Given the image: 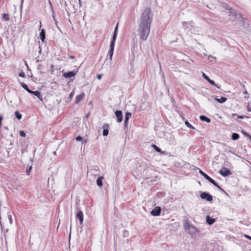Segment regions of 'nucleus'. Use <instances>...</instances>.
Instances as JSON below:
<instances>
[{
    "label": "nucleus",
    "mask_w": 251,
    "mask_h": 251,
    "mask_svg": "<svg viewBox=\"0 0 251 251\" xmlns=\"http://www.w3.org/2000/svg\"><path fill=\"white\" fill-rule=\"evenodd\" d=\"M153 19V14L150 7L145 8L140 15L139 27L137 29L140 39L146 41L150 33L151 23Z\"/></svg>",
    "instance_id": "f257e3e1"
},
{
    "label": "nucleus",
    "mask_w": 251,
    "mask_h": 251,
    "mask_svg": "<svg viewBox=\"0 0 251 251\" xmlns=\"http://www.w3.org/2000/svg\"><path fill=\"white\" fill-rule=\"evenodd\" d=\"M228 10L229 13V16H232V18H230V19H231L232 21H233L237 19H239L242 18V15L240 13L237 11H235L232 8L230 7L228 9Z\"/></svg>",
    "instance_id": "f03ea898"
},
{
    "label": "nucleus",
    "mask_w": 251,
    "mask_h": 251,
    "mask_svg": "<svg viewBox=\"0 0 251 251\" xmlns=\"http://www.w3.org/2000/svg\"><path fill=\"white\" fill-rule=\"evenodd\" d=\"M200 197L201 199L205 200L207 201H212L213 200L212 196L205 192H202L201 194Z\"/></svg>",
    "instance_id": "7ed1b4c3"
},
{
    "label": "nucleus",
    "mask_w": 251,
    "mask_h": 251,
    "mask_svg": "<svg viewBox=\"0 0 251 251\" xmlns=\"http://www.w3.org/2000/svg\"><path fill=\"white\" fill-rule=\"evenodd\" d=\"M220 174L223 176L226 177L231 174L230 171L227 168L223 167L219 172Z\"/></svg>",
    "instance_id": "20e7f679"
},
{
    "label": "nucleus",
    "mask_w": 251,
    "mask_h": 251,
    "mask_svg": "<svg viewBox=\"0 0 251 251\" xmlns=\"http://www.w3.org/2000/svg\"><path fill=\"white\" fill-rule=\"evenodd\" d=\"M118 25L119 23H118L114 29V31L112 36V38L110 42V45L115 46V41L116 40L118 34Z\"/></svg>",
    "instance_id": "39448f33"
},
{
    "label": "nucleus",
    "mask_w": 251,
    "mask_h": 251,
    "mask_svg": "<svg viewBox=\"0 0 251 251\" xmlns=\"http://www.w3.org/2000/svg\"><path fill=\"white\" fill-rule=\"evenodd\" d=\"M161 211V207L159 206H156L151 211L150 213L153 216H158L160 215Z\"/></svg>",
    "instance_id": "423d86ee"
},
{
    "label": "nucleus",
    "mask_w": 251,
    "mask_h": 251,
    "mask_svg": "<svg viewBox=\"0 0 251 251\" xmlns=\"http://www.w3.org/2000/svg\"><path fill=\"white\" fill-rule=\"evenodd\" d=\"M183 226L185 230H190L191 229H193L194 231L193 233H195L196 230V227L194 226L190 225L189 222L187 220H185L184 222Z\"/></svg>",
    "instance_id": "0eeeda50"
},
{
    "label": "nucleus",
    "mask_w": 251,
    "mask_h": 251,
    "mask_svg": "<svg viewBox=\"0 0 251 251\" xmlns=\"http://www.w3.org/2000/svg\"><path fill=\"white\" fill-rule=\"evenodd\" d=\"M77 71H69L63 73V76L65 78L74 77L76 75Z\"/></svg>",
    "instance_id": "6e6552de"
},
{
    "label": "nucleus",
    "mask_w": 251,
    "mask_h": 251,
    "mask_svg": "<svg viewBox=\"0 0 251 251\" xmlns=\"http://www.w3.org/2000/svg\"><path fill=\"white\" fill-rule=\"evenodd\" d=\"M115 115L117 117V122L121 123L123 121V116L122 111L120 110H117L115 112Z\"/></svg>",
    "instance_id": "1a4fd4ad"
},
{
    "label": "nucleus",
    "mask_w": 251,
    "mask_h": 251,
    "mask_svg": "<svg viewBox=\"0 0 251 251\" xmlns=\"http://www.w3.org/2000/svg\"><path fill=\"white\" fill-rule=\"evenodd\" d=\"M40 29H39L40 30V32L39 34V37H40V38L41 40V41L43 42H44L45 41V39L46 38V32L44 29H40V28L42 26V24H41V21L40 22Z\"/></svg>",
    "instance_id": "9d476101"
},
{
    "label": "nucleus",
    "mask_w": 251,
    "mask_h": 251,
    "mask_svg": "<svg viewBox=\"0 0 251 251\" xmlns=\"http://www.w3.org/2000/svg\"><path fill=\"white\" fill-rule=\"evenodd\" d=\"M29 94H33V95H35V96H36L38 98V99L40 101H43L42 95L40 91H33L31 90L29 92Z\"/></svg>",
    "instance_id": "9b49d317"
},
{
    "label": "nucleus",
    "mask_w": 251,
    "mask_h": 251,
    "mask_svg": "<svg viewBox=\"0 0 251 251\" xmlns=\"http://www.w3.org/2000/svg\"><path fill=\"white\" fill-rule=\"evenodd\" d=\"M76 217L79 220L80 224L82 225L83 222V213L82 211L79 210L77 213Z\"/></svg>",
    "instance_id": "f8f14e48"
},
{
    "label": "nucleus",
    "mask_w": 251,
    "mask_h": 251,
    "mask_svg": "<svg viewBox=\"0 0 251 251\" xmlns=\"http://www.w3.org/2000/svg\"><path fill=\"white\" fill-rule=\"evenodd\" d=\"M85 97V93L84 92H82L80 94L77 95L75 100V102L76 104H78Z\"/></svg>",
    "instance_id": "ddd939ff"
},
{
    "label": "nucleus",
    "mask_w": 251,
    "mask_h": 251,
    "mask_svg": "<svg viewBox=\"0 0 251 251\" xmlns=\"http://www.w3.org/2000/svg\"><path fill=\"white\" fill-rule=\"evenodd\" d=\"M102 128L103 129V130L102 132V135L104 136H107L108 134V132H109V130H108L109 125H108V124H104L102 126Z\"/></svg>",
    "instance_id": "4468645a"
},
{
    "label": "nucleus",
    "mask_w": 251,
    "mask_h": 251,
    "mask_svg": "<svg viewBox=\"0 0 251 251\" xmlns=\"http://www.w3.org/2000/svg\"><path fill=\"white\" fill-rule=\"evenodd\" d=\"M204 251H215V245L213 244H208L206 245Z\"/></svg>",
    "instance_id": "2eb2a0df"
},
{
    "label": "nucleus",
    "mask_w": 251,
    "mask_h": 251,
    "mask_svg": "<svg viewBox=\"0 0 251 251\" xmlns=\"http://www.w3.org/2000/svg\"><path fill=\"white\" fill-rule=\"evenodd\" d=\"M114 46H115L110 45V50H109V51L108 52L107 56H108L109 57V59L110 60H112V56L113 55L114 50Z\"/></svg>",
    "instance_id": "dca6fc26"
},
{
    "label": "nucleus",
    "mask_w": 251,
    "mask_h": 251,
    "mask_svg": "<svg viewBox=\"0 0 251 251\" xmlns=\"http://www.w3.org/2000/svg\"><path fill=\"white\" fill-rule=\"evenodd\" d=\"M216 96H213L212 98L215 99V100L220 103H223L226 102L227 100V99L225 97H222L220 99H218Z\"/></svg>",
    "instance_id": "f3484780"
},
{
    "label": "nucleus",
    "mask_w": 251,
    "mask_h": 251,
    "mask_svg": "<svg viewBox=\"0 0 251 251\" xmlns=\"http://www.w3.org/2000/svg\"><path fill=\"white\" fill-rule=\"evenodd\" d=\"M103 179L104 178L103 176H100L97 179V184L100 188H101L102 187Z\"/></svg>",
    "instance_id": "a211bd4d"
},
{
    "label": "nucleus",
    "mask_w": 251,
    "mask_h": 251,
    "mask_svg": "<svg viewBox=\"0 0 251 251\" xmlns=\"http://www.w3.org/2000/svg\"><path fill=\"white\" fill-rule=\"evenodd\" d=\"M206 221L208 225H211L214 224L216 220L214 218H211L209 216L207 215L206 217Z\"/></svg>",
    "instance_id": "6ab92c4d"
},
{
    "label": "nucleus",
    "mask_w": 251,
    "mask_h": 251,
    "mask_svg": "<svg viewBox=\"0 0 251 251\" xmlns=\"http://www.w3.org/2000/svg\"><path fill=\"white\" fill-rule=\"evenodd\" d=\"M200 119L202 121H205L207 123L211 122V119L204 115H201L200 116Z\"/></svg>",
    "instance_id": "aec40b11"
},
{
    "label": "nucleus",
    "mask_w": 251,
    "mask_h": 251,
    "mask_svg": "<svg viewBox=\"0 0 251 251\" xmlns=\"http://www.w3.org/2000/svg\"><path fill=\"white\" fill-rule=\"evenodd\" d=\"M20 84L22 86V87L25 89V90L28 93H29V92L30 91H31L30 89H29L28 86L25 84V83L24 82H21L20 83Z\"/></svg>",
    "instance_id": "412c9836"
},
{
    "label": "nucleus",
    "mask_w": 251,
    "mask_h": 251,
    "mask_svg": "<svg viewBox=\"0 0 251 251\" xmlns=\"http://www.w3.org/2000/svg\"><path fill=\"white\" fill-rule=\"evenodd\" d=\"M241 133L246 137H247L251 142V135L245 131L244 130H241Z\"/></svg>",
    "instance_id": "4be33fe9"
},
{
    "label": "nucleus",
    "mask_w": 251,
    "mask_h": 251,
    "mask_svg": "<svg viewBox=\"0 0 251 251\" xmlns=\"http://www.w3.org/2000/svg\"><path fill=\"white\" fill-rule=\"evenodd\" d=\"M239 137H240V136L238 133H233L232 134L231 139L233 140H237L239 138Z\"/></svg>",
    "instance_id": "5701e85b"
},
{
    "label": "nucleus",
    "mask_w": 251,
    "mask_h": 251,
    "mask_svg": "<svg viewBox=\"0 0 251 251\" xmlns=\"http://www.w3.org/2000/svg\"><path fill=\"white\" fill-rule=\"evenodd\" d=\"M132 116V114L131 112H126V115H125V120H126V121H128V120L131 118Z\"/></svg>",
    "instance_id": "b1692460"
},
{
    "label": "nucleus",
    "mask_w": 251,
    "mask_h": 251,
    "mask_svg": "<svg viewBox=\"0 0 251 251\" xmlns=\"http://www.w3.org/2000/svg\"><path fill=\"white\" fill-rule=\"evenodd\" d=\"M15 115L17 119L19 120H21L22 118V115L18 111H15Z\"/></svg>",
    "instance_id": "393cba45"
},
{
    "label": "nucleus",
    "mask_w": 251,
    "mask_h": 251,
    "mask_svg": "<svg viewBox=\"0 0 251 251\" xmlns=\"http://www.w3.org/2000/svg\"><path fill=\"white\" fill-rule=\"evenodd\" d=\"M151 147L154 149V150L158 152H161V150L158 147H157L156 145H154V144H152L151 145Z\"/></svg>",
    "instance_id": "a878e982"
},
{
    "label": "nucleus",
    "mask_w": 251,
    "mask_h": 251,
    "mask_svg": "<svg viewBox=\"0 0 251 251\" xmlns=\"http://www.w3.org/2000/svg\"><path fill=\"white\" fill-rule=\"evenodd\" d=\"M77 141H82V143L84 142L85 143L86 142V140L84 141L83 138L80 136H78L75 138Z\"/></svg>",
    "instance_id": "bb28decb"
},
{
    "label": "nucleus",
    "mask_w": 251,
    "mask_h": 251,
    "mask_svg": "<svg viewBox=\"0 0 251 251\" xmlns=\"http://www.w3.org/2000/svg\"><path fill=\"white\" fill-rule=\"evenodd\" d=\"M2 18L3 20L5 21L9 20V15L8 14H2Z\"/></svg>",
    "instance_id": "cd10ccee"
},
{
    "label": "nucleus",
    "mask_w": 251,
    "mask_h": 251,
    "mask_svg": "<svg viewBox=\"0 0 251 251\" xmlns=\"http://www.w3.org/2000/svg\"><path fill=\"white\" fill-rule=\"evenodd\" d=\"M200 174L204 177L205 179H206V178L208 177L209 176H208L207 174H206L204 172H203L202 170H200L199 171Z\"/></svg>",
    "instance_id": "c85d7f7f"
},
{
    "label": "nucleus",
    "mask_w": 251,
    "mask_h": 251,
    "mask_svg": "<svg viewBox=\"0 0 251 251\" xmlns=\"http://www.w3.org/2000/svg\"><path fill=\"white\" fill-rule=\"evenodd\" d=\"M185 124L187 127L192 129H195V128L193 126H192L187 120L185 121Z\"/></svg>",
    "instance_id": "c756f323"
},
{
    "label": "nucleus",
    "mask_w": 251,
    "mask_h": 251,
    "mask_svg": "<svg viewBox=\"0 0 251 251\" xmlns=\"http://www.w3.org/2000/svg\"><path fill=\"white\" fill-rule=\"evenodd\" d=\"M7 214H8V219L9 220V223L10 224H12L13 223V220H12V215H11V212L8 211Z\"/></svg>",
    "instance_id": "7c9ffc66"
},
{
    "label": "nucleus",
    "mask_w": 251,
    "mask_h": 251,
    "mask_svg": "<svg viewBox=\"0 0 251 251\" xmlns=\"http://www.w3.org/2000/svg\"><path fill=\"white\" fill-rule=\"evenodd\" d=\"M206 180H207L209 182L212 183V184H214V183H216V181L211 178L209 176L206 178Z\"/></svg>",
    "instance_id": "2f4dec72"
},
{
    "label": "nucleus",
    "mask_w": 251,
    "mask_h": 251,
    "mask_svg": "<svg viewBox=\"0 0 251 251\" xmlns=\"http://www.w3.org/2000/svg\"><path fill=\"white\" fill-rule=\"evenodd\" d=\"M206 180H207L209 182L212 183V184H214V183H216V181L211 178L209 176L206 178Z\"/></svg>",
    "instance_id": "473e14b6"
},
{
    "label": "nucleus",
    "mask_w": 251,
    "mask_h": 251,
    "mask_svg": "<svg viewBox=\"0 0 251 251\" xmlns=\"http://www.w3.org/2000/svg\"><path fill=\"white\" fill-rule=\"evenodd\" d=\"M208 82L211 85L215 86L218 88H220V87L217 85V84L215 83V82L213 80L210 79L209 81H208Z\"/></svg>",
    "instance_id": "72a5a7b5"
},
{
    "label": "nucleus",
    "mask_w": 251,
    "mask_h": 251,
    "mask_svg": "<svg viewBox=\"0 0 251 251\" xmlns=\"http://www.w3.org/2000/svg\"><path fill=\"white\" fill-rule=\"evenodd\" d=\"M129 235L128 231L126 230H124L123 231V236L124 237H128Z\"/></svg>",
    "instance_id": "f704fd0d"
},
{
    "label": "nucleus",
    "mask_w": 251,
    "mask_h": 251,
    "mask_svg": "<svg viewBox=\"0 0 251 251\" xmlns=\"http://www.w3.org/2000/svg\"><path fill=\"white\" fill-rule=\"evenodd\" d=\"M202 76L207 81L210 79V78L204 73H202Z\"/></svg>",
    "instance_id": "c9c22d12"
},
{
    "label": "nucleus",
    "mask_w": 251,
    "mask_h": 251,
    "mask_svg": "<svg viewBox=\"0 0 251 251\" xmlns=\"http://www.w3.org/2000/svg\"><path fill=\"white\" fill-rule=\"evenodd\" d=\"M243 87L245 89V91L244 92V94H245L246 95H247V96H245V98H248L249 97V95H248V92H247V91L246 90V89L245 88V86L244 85H243Z\"/></svg>",
    "instance_id": "e433bc0d"
},
{
    "label": "nucleus",
    "mask_w": 251,
    "mask_h": 251,
    "mask_svg": "<svg viewBox=\"0 0 251 251\" xmlns=\"http://www.w3.org/2000/svg\"><path fill=\"white\" fill-rule=\"evenodd\" d=\"M19 134L21 137H25V133L23 130H20L19 131Z\"/></svg>",
    "instance_id": "4c0bfd02"
},
{
    "label": "nucleus",
    "mask_w": 251,
    "mask_h": 251,
    "mask_svg": "<svg viewBox=\"0 0 251 251\" xmlns=\"http://www.w3.org/2000/svg\"><path fill=\"white\" fill-rule=\"evenodd\" d=\"M19 75L20 76V77H25V73L22 71L21 72H20L19 74Z\"/></svg>",
    "instance_id": "58836bf2"
},
{
    "label": "nucleus",
    "mask_w": 251,
    "mask_h": 251,
    "mask_svg": "<svg viewBox=\"0 0 251 251\" xmlns=\"http://www.w3.org/2000/svg\"><path fill=\"white\" fill-rule=\"evenodd\" d=\"M52 17L53 18V19H54V21L55 22V24H57V21L55 19V12H54V11L53 9H52Z\"/></svg>",
    "instance_id": "ea45409f"
},
{
    "label": "nucleus",
    "mask_w": 251,
    "mask_h": 251,
    "mask_svg": "<svg viewBox=\"0 0 251 251\" xmlns=\"http://www.w3.org/2000/svg\"><path fill=\"white\" fill-rule=\"evenodd\" d=\"M3 119V117L2 115L0 114V128H1L2 126V120Z\"/></svg>",
    "instance_id": "a19ab883"
},
{
    "label": "nucleus",
    "mask_w": 251,
    "mask_h": 251,
    "mask_svg": "<svg viewBox=\"0 0 251 251\" xmlns=\"http://www.w3.org/2000/svg\"><path fill=\"white\" fill-rule=\"evenodd\" d=\"M238 118H239V119H244V118H249V117L247 116L241 115V116H239L238 117Z\"/></svg>",
    "instance_id": "79ce46f5"
},
{
    "label": "nucleus",
    "mask_w": 251,
    "mask_h": 251,
    "mask_svg": "<svg viewBox=\"0 0 251 251\" xmlns=\"http://www.w3.org/2000/svg\"><path fill=\"white\" fill-rule=\"evenodd\" d=\"M217 188L220 190V191L224 192L225 194H226V195H227V194L224 190V189L223 188H222L219 185V186L217 187Z\"/></svg>",
    "instance_id": "37998d69"
},
{
    "label": "nucleus",
    "mask_w": 251,
    "mask_h": 251,
    "mask_svg": "<svg viewBox=\"0 0 251 251\" xmlns=\"http://www.w3.org/2000/svg\"><path fill=\"white\" fill-rule=\"evenodd\" d=\"M217 188L220 190V191L224 192L225 194H226V195H227V194L224 190V189L223 188H222L219 185V186L217 187Z\"/></svg>",
    "instance_id": "c03bdc74"
},
{
    "label": "nucleus",
    "mask_w": 251,
    "mask_h": 251,
    "mask_svg": "<svg viewBox=\"0 0 251 251\" xmlns=\"http://www.w3.org/2000/svg\"><path fill=\"white\" fill-rule=\"evenodd\" d=\"M217 188L220 190V191L224 192L225 194H226V195H227V194L224 190V189L223 188H222L219 185V186L217 187Z\"/></svg>",
    "instance_id": "a18cd8bd"
},
{
    "label": "nucleus",
    "mask_w": 251,
    "mask_h": 251,
    "mask_svg": "<svg viewBox=\"0 0 251 251\" xmlns=\"http://www.w3.org/2000/svg\"><path fill=\"white\" fill-rule=\"evenodd\" d=\"M127 125H128V121H126V120H125V122H124V128H126V127H127Z\"/></svg>",
    "instance_id": "49530a36"
},
{
    "label": "nucleus",
    "mask_w": 251,
    "mask_h": 251,
    "mask_svg": "<svg viewBox=\"0 0 251 251\" xmlns=\"http://www.w3.org/2000/svg\"><path fill=\"white\" fill-rule=\"evenodd\" d=\"M101 77H102V75L101 74H98V75H97V78L99 80L101 79Z\"/></svg>",
    "instance_id": "de8ad7c7"
},
{
    "label": "nucleus",
    "mask_w": 251,
    "mask_h": 251,
    "mask_svg": "<svg viewBox=\"0 0 251 251\" xmlns=\"http://www.w3.org/2000/svg\"><path fill=\"white\" fill-rule=\"evenodd\" d=\"M244 236H245L246 238H247V239H249V240H251V236H249V235H246V234H245V235H244Z\"/></svg>",
    "instance_id": "09e8293b"
},
{
    "label": "nucleus",
    "mask_w": 251,
    "mask_h": 251,
    "mask_svg": "<svg viewBox=\"0 0 251 251\" xmlns=\"http://www.w3.org/2000/svg\"><path fill=\"white\" fill-rule=\"evenodd\" d=\"M188 23H189V22L184 21V22H183L182 24L183 26H186L188 25Z\"/></svg>",
    "instance_id": "8fccbe9b"
},
{
    "label": "nucleus",
    "mask_w": 251,
    "mask_h": 251,
    "mask_svg": "<svg viewBox=\"0 0 251 251\" xmlns=\"http://www.w3.org/2000/svg\"><path fill=\"white\" fill-rule=\"evenodd\" d=\"M69 58L72 59H75V57L74 55H70V56H69Z\"/></svg>",
    "instance_id": "3c124183"
},
{
    "label": "nucleus",
    "mask_w": 251,
    "mask_h": 251,
    "mask_svg": "<svg viewBox=\"0 0 251 251\" xmlns=\"http://www.w3.org/2000/svg\"><path fill=\"white\" fill-rule=\"evenodd\" d=\"M160 153L163 154H165V155L167 154V152L166 151H161V152Z\"/></svg>",
    "instance_id": "603ef678"
},
{
    "label": "nucleus",
    "mask_w": 251,
    "mask_h": 251,
    "mask_svg": "<svg viewBox=\"0 0 251 251\" xmlns=\"http://www.w3.org/2000/svg\"><path fill=\"white\" fill-rule=\"evenodd\" d=\"M215 186H216L217 188L219 186L218 184L216 182V183H214L213 184Z\"/></svg>",
    "instance_id": "864d4df0"
},
{
    "label": "nucleus",
    "mask_w": 251,
    "mask_h": 251,
    "mask_svg": "<svg viewBox=\"0 0 251 251\" xmlns=\"http://www.w3.org/2000/svg\"><path fill=\"white\" fill-rule=\"evenodd\" d=\"M247 109H248V111H251V107H250L248 106Z\"/></svg>",
    "instance_id": "5fc2aeb1"
},
{
    "label": "nucleus",
    "mask_w": 251,
    "mask_h": 251,
    "mask_svg": "<svg viewBox=\"0 0 251 251\" xmlns=\"http://www.w3.org/2000/svg\"><path fill=\"white\" fill-rule=\"evenodd\" d=\"M89 115H90V113H88L87 114V115L86 116V118H88V117H89Z\"/></svg>",
    "instance_id": "6e6d98bb"
},
{
    "label": "nucleus",
    "mask_w": 251,
    "mask_h": 251,
    "mask_svg": "<svg viewBox=\"0 0 251 251\" xmlns=\"http://www.w3.org/2000/svg\"><path fill=\"white\" fill-rule=\"evenodd\" d=\"M26 173L27 175H29V172L27 170H26Z\"/></svg>",
    "instance_id": "4d7b16f0"
},
{
    "label": "nucleus",
    "mask_w": 251,
    "mask_h": 251,
    "mask_svg": "<svg viewBox=\"0 0 251 251\" xmlns=\"http://www.w3.org/2000/svg\"><path fill=\"white\" fill-rule=\"evenodd\" d=\"M65 5L66 7L67 6V4L66 2H65Z\"/></svg>",
    "instance_id": "13d9d810"
},
{
    "label": "nucleus",
    "mask_w": 251,
    "mask_h": 251,
    "mask_svg": "<svg viewBox=\"0 0 251 251\" xmlns=\"http://www.w3.org/2000/svg\"><path fill=\"white\" fill-rule=\"evenodd\" d=\"M237 115H238V114H233V116H237Z\"/></svg>",
    "instance_id": "bf43d9fd"
},
{
    "label": "nucleus",
    "mask_w": 251,
    "mask_h": 251,
    "mask_svg": "<svg viewBox=\"0 0 251 251\" xmlns=\"http://www.w3.org/2000/svg\"><path fill=\"white\" fill-rule=\"evenodd\" d=\"M31 169V167H30L29 169H28V171L29 172Z\"/></svg>",
    "instance_id": "052dcab7"
},
{
    "label": "nucleus",
    "mask_w": 251,
    "mask_h": 251,
    "mask_svg": "<svg viewBox=\"0 0 251 251\" xmlns=\"http://www.w3.org/2000/svg\"><path fill=\"white\" fill-rule=\"evenodd\" d=\"M24 0H21L22 4H23V2H24Z\"/></svg>",
    "instance_id": "680f3d73"
},
{
    "label": "nucleus",
    "mask_w": 251,
    "mask_h": 251,
    "mask_svg": "<svg viewBox=\"0 0 251 251\" xmlns=\"http://www.w3.org/2000/svg\"><path fill=\"white\" fill-rule=\"evenodd\" d=\"M78 1H79V4H81V0H78Z\"/></svg>",
    "instance_id": "e2e57ef3"
},
{
    "label": "nucleus",
    "mask_w": 251,
    "mask_h": 251,
    "mask_svg": "<svg viewBox=\"0 0 251 251\" xmlns=\"http://www.w3.org/2000/svg\"><path fill=\"white\" fill-rule=\"evenodd\" d=\"M73 94H72V93H71V94H70V96H73Z\"/></svg>",
    "instance_id": "0e129e2a"
},
{
    "label": "nucleus",
    "mask_w": 251,
    "mask_h": 251,
    "mask_svg": "<svg viewBox=\"0 0 251 251\" xmlns=\"http://www.w3.org/2000/svg\"><path fill=\"white\" fill-rule=\"evenodd\" d=\"M30 239H29V243H30Z\"/></svg>",
    "instance_id": "69168bd1"
}]
</instances>
